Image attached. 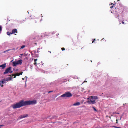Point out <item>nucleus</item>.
I'll list each match as a JSON object with an SVG mask.
<instances>
[{
	"instance_id": "c756f323",
	"label": "nucleus",
	"mask_w": 128,
	"mask_h": 128,
	"mask_svg": "<svg viewBox=\"0 0 128 128\" xmlns=\"http://www.w3.org/2000/svg\"><path fill=\"white\" fill-rule=\"evenodd\" d=\"M23 72H22L20 73V75H22V74L23 73Z\"/></svg>"
},
{
	"instance_id": "c85d7f7f",
	"label": "nucleus",
	"mask_w": 128,
	"mask_h": 128,
	"mask_svg": "<svg viewBox=\"0 0 128 128\" xmlns=\"http://www.w3.org/2000/svg\"><path fill=\"white\" fill-rule=\"evenodd\" d=\"M114 7V6H111L110 7V8H113Z\"/></svg>"
},
{
	"instance_id": "9d476101",
	"label": "nucleus",
	"mask_w": 128,
	"mask_h": 128,
	"mask_svg": "<svg viewBox=\"0 0 128 128\" xmlns=\"http://www.w3.org/2000/svg\"><path fill=\"white\" fill-rule=\"evenodd\" d=\"M28 116V115L27 114H24L21 116H20V118H23L27 116Z\"/></svg>"
},
{
	"instance_id": "b1692460",
	"label": "nucleus",
	"mask_w": 128,
	"mask_h": 128,
	"mask_svg": "<svg viewBox=\"0 0 128 128\" xmlns=\"http://www.w3.org/2000/svg\"><path fill=\"white\" fill-rule=\"evenodd\" d=\"M95 40H96V39H93V40H92L93 41L92 42V43H94V41Z\"/></svg>"
},
{
	"instance_id": "58836bf2",
	"label": "nucleus",
	"mask_w": 128,
	"mask_h": 128,
	"mask_svg": "<svg viewBox=\"0 0 128 128\" xmlns=\"http://www.w3.org/2000/svg\"><path fill=\"white\" fill-rule=\"evenodd\" d=\"M122 116H121L120 117V119H121V118H122Z\"/></svg>"
},
{
	"instance_id": "7c9ffc66",
	"label": "nucleus",
	"mask_w": 128,
	"mask_h": 128,
	"mask_svg": "<svg viewBox=\"0 0 128 128\" xmlns=\"http://www.w3.org/2000/svg\"><path fill=\"white\" fill-rule=\"evenodd\" d=\"M4 126L3 125H0V128H1L2 126Z\"/></svg>"
},
{
	"instance_id": "6ab92c4d",
	"label": "nucleus",
	"mask_w": 128,
	"mask_h": 128,
	"mask_svg": "<svg viewBox=\"0 0 128 128\" xmlns=\"http://www.w3.org/2000/svg\"><path fill=\"white\" fill-rule=\"evenodd\" d=\"M14 50V48H13V49H8V50H6L7 52L8 51H9L10 50Z\"/></svg>"
},
{
	"instance_id": "412c9836",
	"label": "nucleus",
	"mask_w": 128,
	"mask_h": 128,
	"mask_svg": "<svg viewBox=\"0 0 128 128\" xmlns=\"http://www.w3.org/2000/svg\"><path fill=\"white\" fill-rule=\"evenodd\" d=\"M3 84L0 82V86H1L2 87L3 86Z\"/></svg>"
},
{
	"instance_id": "ddd939ff",
	"label": "nucleus",
	"mask_w": 128,
	"mask_h": 128,
	"mask_svg": "<svg viewBox=\"0 0 128 128\" xmlns=\"http://www.w3.org/2000/svg\"><path fill=\"white\" fill-rule=\"evenodd\" d=\"M80 102H76V103L74 104H73V105L74 106H79L80 105Z\"/></svg>"
},
{
	"instance_id": "f8f14e48",
	"label": "nucleus",
	"mask_w": 128,
	"mask_h": 128,
	"mask_svg": "<svg viewBox=\"0 0 128 128\" xmlns=\"http://www.w3.org/2000/svg\"><path fill=\"white\" fill-rule=\"evenodd\" d=\"M16 32H17V30L16 29H14L12 30V34H14Z\"/></svg>"
},
{
	"instance_id": "f03ea898",
	"label": "nucleus",
	"mask_w": 128,
	"mask_h": 128,
	"mask_svg": "<svg viewBox=\"0 0 128 128\" xmlns=\"http://www.w3.org/2000/svg\"><path fill=\"white\" fill-rule=\"evenodd\" d=\"M72 96L71 93L69 92H66L65 93L60 96V97L63 98H69L72 97Z\"/></svg>"
},
{
	"instance_id": "5701e85b",
	"label": "nucleus",
	"mask_w": 128,
	"mask_h": 128,
	"mask_svg": "<svg viewBox=\"0 0 128 128\" xmlns=\"http://www.w3.org/2000/svg\"><path fill=\"white\" fill-rule=\"evenodd\" d=\"M62 50H65V49L64 48H62Z\"/></svg>"
},
{
	"instance_id": "bb28decb",
	"label": "nucleus",
	"mask_w": 128,
	"mask_h": 128,
	"mask_svg": "<svg viewBox=\"0 0 128 128\" xmlns=\"http://www.w3.org/2000/svg\"><path fill=\"white\" fill-rule=\"evenodd\" d=\"M34 65H36L37 64V63L36 62H34Z\"/></svg>"
},
{
	"instance_id": "a878e982",
	"label": "nucleus",
	"mask_w": 128,
	"mask_h": 128,
	"mask_svg": "<svg viewBox=\"0 0 128 128\" xmlns=\"http://www.w3.org/2000/svg\"><path fill=\"white\" fill-rule=\"evenodd\" d=\"M53 92L52 91H49L48 92V93H50L51 92Z\"/></svg>"
},
{
	"instance_id": "e433bc0d",
	"label": "nucleus",
	"mask_w": 128,
	"mask_h": 128,
	"mask_svg": "<svg viewBox=\"0 0 128 128\" xmlns=\"http://www.w3.org/2000/svg\"><path fill=\"white\" fill-rule=\"evenodd\" d=\"M22 79L23 80H24V78H22Z\"/></svg>"
},
{
	"instance_id": "4468645a",
	"label": "nucleus",
	"mask_w": 128,
	"mask_h": 128,
	"mask_svg": "<svg viewBox=\"0 0 128 128\" xmlns=\"http://www.w3.org/2000/svg\"><path fill=\"white\" fill-rule=\"evenodd\" d=\"M20 75L19 73H17L16 74H13V76H14V78H16V76H19Z\"/></svg>"
},
{
	"instance_id": "1a4fd4ad",
	"label": "nucleus",
	"mask_w": 128,
	"mask_h": 128,
	"mask_svg": "<svg viewBox=\"0 0 128 128\" xmlns=\"http://www.w3.org/2000/svg\"><path fill=\"white\" fill-rule=\"evenodd\" d=\"M0 82L2 84H4V83H6V81H5L4 78V79L2 80H1L0 81Z\"/></svg>"
},
{
	"instance_id": "49530a36",
	"label": "nucleus",
	"mask_w": 128,
	"mask_h": 128,
	"mask_svg": "<svg viewBox=\"0 0 128 128\" xmlns=\"http://www.w3.org/2000/svg\"><path fill=\"white\" fill-rule=\"evenodd\" d=\"M1 101H1V100L0 101V102H1Z\"/></svg>"
},
{
	"instance_id": "f257e3e1",
	"label": "nucleus",
	"mask_w": 128,
	"mask_h": 128,
	"mask_svg": "<svg viewBox=\"0 0 128 128\" xmlns=\"http://www.w3.org/2000/svg\"><path fill=\"white\" fill-rule=\"evenodd\" d=\"M36 100L25 101H24L23 100H22L16 104L12 105V106L13 108L15 109L19 108L22 106L26 105L35 104H36Z\"/></svg>"
},
{
	"instance_id": "f704fd0d",
	"label": "nucleus",
	"mask_w": 128,
	"mask_h": 128,
	"mask_svg": "<svg viewBox=\"0 0 128 128\" xmlns=\"http://www.w3.org/2000/svg\"><path fill=\"white\" fill-rule=\"evenodd\" d=\"M116 112H113V114H116Z\"/></svg>"
},
{
	"instance_id": "423d86ee",
	"label": "nucleus",
	"mask_w": 128,
	"mask_h": 128,
	"mask_svg": "<svg viewBox=\"0 0 128 128\" xmlns=\"http://www.w3.org/2000/svg\"><path fill=\"white\" fill-rule=\"evenodd\" d=\"M18 64L17 63L16 61L15 60L13 62H12V66H16Z\"/></svg>"
},
{
	"instance_id": "c9c22d12",
	"label": "nucleus",
	"mask_w": 128,
	"mask_h": 128,
	"mask_svg": "<svg viewBox=\"0 0 128 128\" xmlns=\"http://www.w3.org/2000/svg\"><path fill=\"white\" fill-rule=\"evenodd\" d=\"M109 118H110H110H111V116H110L109 117Z\"/></svg>"
},
{
	"instance_id": "a19ab883",
	"label": "nucleus",
	"mask_w": 128,
	"mask_h": 128,
	"mask_svg": "<svg viewBox=\"0 0 128 128\" xmlns=\"http://www.w3.org/2000/svg\"><path fill=\"white\" fill-rule=\"evenodd\" d=\"M113 4V6H114L115 4Z\"/></svg>"
},
{
	"instance_id": "6e6552de",
	"label": "nucleus",
	"mask_w": 128,
	"mask_h": 128,
	"mask_svg": "<svg viewBox=\"0 0 128 128\" xmlns=\"http://www.w3.org/2000/svg\"><path fill=\"white\" fill-rule=\"evenodd\" d=\"M16 62L18 64H21L22 63V60H20L18 61H16Z\"/></svg>"
},
{
	"instance_id": "aec40b11",
	"label": "nucleus",
	"mask_w": 128,
	"mask_h": 128,
	"mask_svg": "<svg viewBox=\"0 0 128 128\" xmlns=\"http://www.w3.org/2000/svg\"><path fill=\"white\" fill-rule=\"evenodd\" d=\"M112 127L114 128H122L120 127H118L116 126H113Z\"/></svg>"
},
{
	"instance_id": "4c0bfd02",
	"label": "nucleus",
	"mask_w": 128,
	"mask_h": 128,
	"mask_svg": "<svg viewBox=\"0 0 128 128\" xmlns=\"http://www.w3.org/2000/svg\"><path fill=\"white\" fill-rule=\"evenodd\" d=\"M104 38H102V40H104Z\"/></svg>"
},
{
	"instance_id": "2eb2a0df",
	"label": "nucleus",
	"mask_w": 128,
	"mask_h": 128,
	"mask_svg": "<svg viewBox=\"0 0 128 128\" xmlns=\"http://www.w3.org/2000/svg\"><path fill=\"white\" fill-rule=\"evenodd\" d=\"M6 34L8 35V36H10V34H12V32H6Z\"/></svg>"
},
{
	"instance_id": "20e7f679",
	"label": "nucleus",
	"mask_w": 128,
	"mask_h": 128,
	"mask_svg": "<svg viewBox=\"0 0 128 128\" xmlns=\"http://www.w3.org/2000/svg\"><path fill=\"white\" fill-rule=\"evenodd\" d=\"M87 103L89 104H95L96 103V102H95V100H88L87 101Z\"/></svg>"
},
{
	"instance_id": "dca6fc26",
	"label": "nucleus",
	"mask_w": 128,
	"mask_h": 128,
	"mask_svg": "<svg viewBox=\"0 0 128 128\" xmlns=\"http://www.w3.org/2000/svg\"><path fill=\"white\" fill-rule=\"evenodd\" d=\"M57 117V116H53V117L52 118H51L52 119H54L56 118Z\"/></svg>"
},
{
	"instance_id": "4be33fe9",
	"label": "nucleus",
	"mask_w": 128,
	"mask_h": 128,
	"mask_svg": "<svg viewBox=\"0 0 128 128\" xmlns=\"http://www.w3.org/2000/svg\"><path fill=\"white\" fill-rule=\"evenodd\" d=\"M2 30V27L1 26H0V31H1Z\"/></svg>"
},
{
	"instance_id": "473e14b6",
	"label": "nucleus",
	"mask_w": 128,
	"mask_h": 128,
	"mask_svg": "<svg viewBox=\"0 0 128 128\" xmlns=\"http://www.w3.org/2000/svg\"><path fill=\"white\" fill-rule=\"evenodd\" d=\"M7 52V50H6L4 51V53H5V52Z\"/></svg>"
},
{
	"instance_id": "0eeeda50",
	"label": "nucleus",
	"mask_w": 128,
	"mask_h": 128,
	"mask_svg": "<svg viewBox=\"0 0 128 128\" xmlns=\"http://www.w3.org/2000/svg\"><path fill=\"white\" fill-rule=\"evenodd\" d=\"M10 76H11L10 77L7 78H6L5 79V80L6 81L9 80H12V78L11 77V76L10 75Z\"/></svg>"
},
{
	"instance_id": "2f4dec72",
	"label": "nucleus",
	"mask_w": 128,
	"mask_h": 128,
	"mask_svg": "<svg viewBox=\"0 0 128 128\" xmlns=\"http://www.w3.org/2000/svg\"><path fill=\"white\" fill-rule=\"evenodd\" d=\"M122 23L123 24H124V22L123 21H122Z\"/></svg>"
},
{
	"instance_id": "7ed1b4c3",
	"label": "nucleus",
	"mask_w": 128,
	"mask_h": 128,
	"mask_svg": "<svg viewBox=\"0 0 128 128\" xmlns=\"http://www.w3.org/2000/svg\"><path fill=\"white\" fill-rule=\"evenodd\" d=\"M11 68L9 67L8 68H7L5 71L4 72V74H6L8 72L10 73H12V72L11 71Z\"/></svg>"
},
{
	"instance_id": "39448f33",
	"label": "nucleus",
	"mask_w": 128,
	"mask_h": 128,
	"mask_svg": "<svg viewBox=\"0 0 128 128\" xmlns=\"http://www.w3.org/2000/svg\"><path fill=\"white\" fill-rule=\"evenodd\" d=\"M90 98L92 100H96L98 99V97L97 96H90Z\"/></svg>"
},
{
	"instance_id": "cd10ccee",
	"label": "nucleus",
	"mask_w": 128,
	"mask_h": 128,
	"mask_svg": "<svg viewBox=\"0 0 128 128\" xmlns=\"http://www.w3.org/2000/svg\"><path fill=\"white\" fill-rule=\"evenodd\" d=\"M116 124H117L118 123V119H117L116 120Z\"/></svg>"
},
{
	"instance_id": "393cba45",
	"label": "nucleus",
	"mask_w": 128,
	"mask_h": 128,
	"mask_svg": "<svg viewBox=\"0 0 128 128\" xmlns=\"http://www.w3.org/2000/svg\"><path fill=\"white\" fill-rule=\"evenodd\" d=\"M38 60L37 59H35L34 60V61L36 62V61H37Z\"/></svg>"
},
{
	"instance_id": "a18cd8bd",
	"label": "nucleus",
	"mask_w": 128,
	"mask_h": 128,
	"mask_svg": "<svg viewBox=\"0 0 128 128\" xmlns=\"http://www.w3.org/2000/svg\"><path fill=\"white\" fill-rule=\"evenodd\" d=\"M121 119L120 118V120H121Z\"/></svg>"
},
{
	"instance_id": "c03bdc74",
	"label": "nucleus",
	"mask_w": 128,
	"mask_h": 128,
	"mask_svg": "<svg viewBox=\"0 0 128 128\" xmlns=\"http://www.w3.org/2000/svg\"><path fill=\"white\" fill-rule=\"evenodd\" d=\"M112 4H113L112 3V4H111V5H112Z\"/></svg>"
},
{
	"instance_id": "a211bd4d",
	"label": "nucleus",
	"mask_w": 128,
	"mask_h": 128,
	"mask_svg": "<svg viewBox=\"0 0 128 128\" xmlns=\"http://www.w3.org/2000/svg\"><path fill=\"white\" fill-rule=\"evenodd\" d=\"M92 108H93V109H94V110L95 111H96V112H97V110H96V108L94 107H92Z\"/></svg>"
},
{
	"instance_id": "37998d69",
	"label": "nucleus",
	"mask_w": 128,
	"mask_h": 128,
	"mask_svg": "<svg viewBox=\"0 0 128 128\" xmlns=\"http://www.w3.org/2000/svg\"><path fill=\"white\" fill-rule=\"evenodd\" d=\"M106 117H108V116H106Z\"/></svg>"
},
{
	"instance_id": "9b49d317",
	"label": "nucleus",
	"mask_w": 128,
	"mask_h": 128,
	"mask_svg": "<svg viewBox=\"0 0 128 128\" xmlns=\"http://www.w3.org/2000/svg\"><path fill=\"white\" fill-rule=\"evenodd\" d=\"M6 64H4L0 66V67L2 68V69L6 67Z\"/></svg>"
},
{
	"instance_id": "72a5a7b5",
	"label": "nucleus",
	"mask_w": 128,
	"mask_h": 128,
	"mask_svg": "<svg viewBox=\"0 0 128 128\" xmlns=\"http://www.w3.org/2000/svg\"><path fill=\"white\" fill-rule=\"evenodd\" d=\"M116 114H119V113H118V112H116Z\"/></svg>"
},
{
	"instance_id": "ea45409f",
	"label": "nucleus",
	"mask_w": 128,
	"mask_h": 128,
	"mask_svg": "<svg viewBox=\"0 0 128 128\" xmlns=\"http://www.w3.org/2000/svg\"><path fill=\"white\" fill-rule=\"evenodd\" d=\"M111 116H113V115H111Z\"/></svg>"
},
{
	"instance_id": "79ce46f5",
	"label": "nucleus",
	"mask_w": 128,
	"mask_h": 128,
	"mask_svg": "<svg viewBox=\"0 0 128 128\" xmlns=\"http://www.w3.org/2000/svg\"><path fill=\"white\" fill-rule=\"evenodd\" d=\"M13 60H12L11 61V62H12Z\"/></svg>"
},
{
	"instance_id": "f3484780",
	"label": "nucleus",
	"mask_w": 128,
	"mask_h": 128,
	"mask_svg": "<svg viewBox=\"0 0 128 128\" xmlns=\"http://www.w3.org/2000/svg\"><path fill=\"white\" fill-rule=\"evenodd\" d=\"M25 46H24V45H23V46H21V48H20V49H21V48H22V49L23 48H24L25 47Z\"/></svg>"
}]
</instances>
